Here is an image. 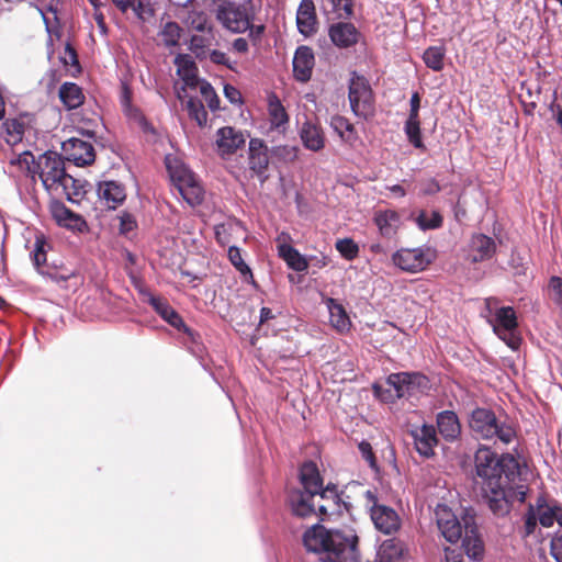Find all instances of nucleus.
Masks as SVG:
<instances>
[{
	"label": "nucleus",
	"instance_id": "nucleus-1",
	"mask_svg": "<svg viewBox=\"0 0 562 562\" xmlns=\"http://www.w3.org/2000/svg\"><path fill=\"white\" fill-rule=\"evenodd\" d=\"M473 462L474 481L494 515L504 517L513 501L525 502L528 486L521 483L519 463L512 454L498 456L491 448L480 446Z\"/></svg>",
	"mask_w": 562,
	"mask_h": 562
},
{
	"label": "nucleus",
	"instance_id": "nucleus-2",
	"mask_svg": "<svg viewBox=\"0 0 562 562\" xmlns=\"http://www.w3.org/2000/svg\"><path fill=\"white\" fill-rule=\"evenodd\" d=\"M307 551L325 553L327 561L322 562H359V538L352 529H326L321 524L308 528L303 536Z\"/></svg>",
	"mask_w": 562,
	"mask_h": 562
},
{
	"label": "nucleus",
	"instance_id": "nucleus-3",
	"mask_svg": "<svg viewBox=\"0 0 562 562\" xmlns=\"http://www.w3.org/2000/svg\"><path fill=\"white\" fill-rule=\"evenodd\" d=\"M435 517L439 531L450 543L462 540V549L467 557L473 561H481L484 557V542L477 531L475 516L465 512L461 520L445 504L435 508Z\"/></svg>",
	"mask_w": 562,
	"mask_h": 562
},
{
	"label": "nucleus",
	"instance_id": "nucleus-4",
	"mask_svg": "<svg viewBox=\"0 0 562 562\" xmlns=\"http://www.w3.org/2000/svg\"><path fill=\"white\" fill-rule=\"evenodd\" d=\"M469 427L481 439L510 443L516 432L510 425L499 423L493 411L483 407L474 408L469 416Z\"/></svg>",
	"mask_w": 562,
	"mask_h": 562
},
{
	"label": "nucleus",
	"instance_id": "nucleus-5",
	"mask_svg": "<svg viewBox=\"0 0 562 562\" xmlns=\"http://www.w3.org/2000/svg\"><path fill=\"white\" fill-rule=\"evenodd\" d=\"M215 16L221 25L234 34L248 31L255 18L252 0L235 2L232 0H213Z\"/></svg>",
	"mask_w": 562,
	"mask_h": 562
},
{
	"label": "nucleus",
	"instance_id": "nucleus-6",
	"mask_svg": "<svg viewBox=\"0 0 562 562\" xmlns=\"http://www.w3.org/2000/svg\"><path fill=\"white\" fill-rule=\"evenodd\" d=\"M36 173L40 175L43 186L47 190L63 188L69 201L70 193L67 191L70 187H76V180L65 170V164L60 155L55 151H46L38 157Z\"/></svg>",
	"mask_w": 562,
	"mask_h": 562
},
{
	"label": "nucleus",
	"instance_id": "nucleus-7",
	"mask_svg": "<svg viewBox=\"0 0 562 562\" xmlns=\"http://www.w3.org/2000/svg\"><path fill=\"white\" fill-rule=\"evenodd\" d=\"M166 167L180 195L191 206L202 203L204 190L194 173L177 157L167 156Z\"/></svg>",
	"mask_w": 562,
	"mask_h": 562
},
{
	"label": "nucleus",
	"instance_id": "nucleus-8",
	"mask_svg": "<svg viewBox=\"0 0 562 562\" xmlns=\"http://www.w3.org/2000/svg\"><path fill=\"white\" fill-rule=\"evenodd\" d=\"M386 383L393 387L394 395L390 394L389 396H384L381 393V387L373 385L375 395L381 397L383 401H389L393 397L401 398L406 395H412L417 391L426 390L428 387L429 380L418 372H400L390 374L386 379Z\"/></svg>",
	"mask_w": 562,
	"mask_h": 562
},
{
	"label": "nucleus",
	"instance_id": "nucleus-9",
	"mask_svg": "<svg viewBox=\"0 0 562 562\" xmlns=\"http://www.w3.org/2000/svg\"><path fill=\"white\" fill-rule=\"evenodd\" d=\"M349 103L358 117L367 119L373 114V95L368 80L352 72L349 81Z\"/></svg>",
	"mask_w": 562,
	"mask_h": 562
},
{
	"label": "nucleus",
	"instance_id": "nucleus-10",
	"mask_svg": "<svg viewBox=\"0 0 562 562\" xmlns=\"http://www.w3.org/2000/svg\"><path fill=\"white\" fill-rule=\"evenodd\" d=\"M493 331L502 339L512 350H517L520 346L521 338L517 331V317L513 307L503 306L495 312L494 319L491 321Z\"/></svg>",
	"mask_w": 562,
	"mask_h": 562
},
{
	"label": "nucleus",
	"instance_id": "nucleus-11",
	"mask_svg": "<svg viewBox=\"0 0 562 562\" xmlns=\"http://www.w3.org/2000/svg\"><path fill=\"white\" fill-rule=\"evenodd\" d=\"M434 258L429 247L402 248L393 254L392 261L401 270L416 273L425 270Z\"/></svg>",
	"mask_w": 562,
	"mask_h": 562
},
{
	"label": "nucleus",
	"instance_id": "nucleus-12",
	"mask_svg": "<svg viewBox=\"0 0 562 562\" xmlns=\"http://www.w3.org/2000/svg\"><path fill=\"white\" fill-rule=\"evenodd\" d=\"M142 295L144 296V301L148 303L165 322L177 329H182L193 339V331L186 326L182 317L166 299L155 295L149 291H142Z\"/></svg>",
	"mask_w": 562,
	"mask_h": 562
},
{
	"label": "nucleus",
	"instance_id": "nucleus-13",
	"mask_svg": "<svg viewBox=\"0 0 562 562\" xmlns=\"http://www.w3.org/2000/svg\"><path fill=\"white\" fill-rule=\"evenodd\" d=\"M120 105L130 124L139 127L144 133H155L143 111L132 103V90L126 81H121Z\"/></svg>",
	"mask_w": 562,
	"mask_h": 562
},
{
	"label": "nucleus",
	"instance_id": "nucleus-14",
	"mask_svg": "<svg viewBox=\"0 0 562 562\" xmlns=\"http://www.w3.org/2000/svg\"><path fill=\"white\" fill-rule=\"evenodd\" d=\"M63 151L68 160L82 167L94 161V148L91 143L77 137H71L61 144Z\"/></svg>",
	"mask_w": 562,
	"mask_h": 562
},
{
	"label": "nucleus",
	"instance_id": "nucleus-15",
	"mask_svg": "<svg viewBox=\"0 0 562 562\" xmlns=\"http://www.w3.org/2000/svg\"><path fill=\"white\" fill-rule=\"evenodd\" d=\"M248 166L249 169L258 177L261 183L268 179V147L262 139L251 138L249 140Z\"/></svg>",
	"mask_w": 562,
	"mask_h": 562
},
{
	"label": "nucleus",
	"instance_id": "nucleus-16",
	"mask_svg": "<svg viewBox=\"0 0 562 562\" xmlns=\"http://www.w3.org/2000/svg\"><path fill=\"white\" fill-rule=\"evenodd\" d=\"M50 213L58 226L69 229L71 232L83 233L88 229L86 220L61 202L52 204Z\"/></svg>",
	"mask_w": 562,
	"mask_h": 562
},
{
	"label": "nucleus",
	"instance_id": "nucleus-17",
	"mask_svg": "<svg viewBox=\"0 0 562 562\" xmlns=\"http://www.w3.org/2000/svg\"><path fill=\"white\" fill-rule=\"evenodd\" d=\"M496 251L495 240L485 234H474L468 245L467 258L473 263L491 259Z\"/></svg>",
	"mask_w": 562,
	"mask_h": 562
},
{
	"label": "nucleus",
	"instance_id": "nucleus-18",
	"mask_svg": "<svg viewBox=\"0 0 562 562\" xmlns=\"http://www.w3.org/2000/svg\"><path fill=\"white\" fill-rule=\"evenodd\" d=\"M371 519L375 528L385 535L397 531L401 526L397 513L385 505L374 504L371 507Z\"/></svg>",
	"mask_w": 562,
	"mask_h": 562
},
{
	"label": "nucleus",
	"instance_id": "nucleus-19",
	"mask_svg": "<svg viewBox=\"0 0 562 562\" xmlns=\"http://www.w3.org/2000/svg\"><path fill=\"white\" fill-rule=\"evenodd\" d=\"M216 135L217 150L222 157L235 154L246 143L244 134L231 126L220 128Z\"/></svg>",
	"mask_w": 562,
	"mask_h": 562
},
{
	"label": "nucleus",
	"instance_id": "nucleus-20",
	"mask_svg": "<svg viewBox=\"0 0 562 562\" xmlns=\"http://www.w3.org/2000/svg\"><path fill=\"white\" fill-rule=\"evenodd\" d=\"M328 35L338 48H349L358 43L360 33L352 23L337 22L330 25Z\"/></svg>",
	"mask_w": 562,
	"mask_h": 562
},
{
	"label": "nucleus",
	"instance_id": "nucleus-21",
	"mask_svg": "<svg viewBox=\"0 0 562 562\" xmlns=\"http://www.w3.org/2000/svg\"><path fill=\"white\" fill-rule=\"evenodd\" d=\"M414 445L417 452L426 458L434 456V448L437 446L438 439L436 429L432 425L424 424L411 430Z\"/></svg>",
	"mask_w": 562,
	"mask_h": 562
},
{
	"label": "nucleus",
	"instance_id": "nucleus-22",
	"mask_svg": "<svg viewBox=\"0 0 562 562\" xmlns=\"http://www.w3.org/2000/svg\"><path fill=\"white\" fill-rule=\"evenodd\" d=\"M315 64L314 53L311 47L299 46L293 57V74L296 80L306 82L312 77V70Z\"/></svg>",
	"mask_w": 562,
	"mask_h": 562
},
{
	"label": "nucleus",
	"instance_id": "nucleus-23",
	"mask_svg": "<svg viewBox=\"0 0 562 562\" xmlns=\"http://www.w3.org/2000/svg\"><path fill=\"white\" fill-rule=\"evenodd\" d=\"M97 193L100 201L110 210H115L126 198L124 187L113 180L99 182Z\"/></svg>",
	"mask_w": 562,
	"mask_h": 562
},
{
	"label": "nucleus",
	"instance_id": "nucleus-24",
	"mask_svg": "<svg viewBox=\"0 0 562 562\" xmlns=\"http://www.w3.org/2000/svg\"><path fill=\"white\" fill-rule=\"evenodd\" d=\"M296 26L304 36H311L317 30V19L313 0H302L296 11Z\"/></svg>",
	"mask_w": 562,
	"mask_h": 562
},
{
	"label": "nucleus",
	"instance_id": "nucleus-25",
	"mask_svg": "<svg viewBox=\"0 0 562 562\" xmlns=\"http://www.w3.org/2000/svg\"><path fill=\"white\" fill-rule=\"evenodd\" d=\"M437 428L442 438L453 442L461 436V424L453 411H442L436 417Z\"/></svg>",
	"mask_w": 562,
	"mask_h": 562
},
{
	"label": "nucleus",
	"instance_id": "nucleus-26",
	"mask_svg": "<svg viewBox=\"0 0 562 562\" xmlns=\"http://www.w3.org/2000/svg\"><path fill=\"white\" fill-rule=\"evenodd\" d=\"M315 494L305 491H293L290 494V505L294 515L307 517L318 512L315 504Z\"/></svg>",
	"mask_w": 562,
	"mask_h": 562
},
{
	"label": "nucleus",
	"instance_id": "nucleus-27",
	"mask_svg": "<svg viewBox=\"0 0 562 562\" xmlns=\"http://www.w3.org/2000/svg\"><path fill=\"white\" fill-rule=\"evenodd\" d=\"M373 223L376 225L383 237L394 236L402 222L401 216L395 210H379L374 213Z\"/></svg>",
	"mask_w": 562,
	"mask_h": 562
},
{
	"label": "nucleus",
	"instance_id": "nucleus-28",
	"mask_svg": "<svg viewBox=\"0 0 562 562\" xmlns=\"http://www.w3.org/2000/svg\"><path fill=\"white\" fill-rule=\"evenodd\" d=\"M178 99L188 112L191 120L195 121L199 126L206 125L207 112L204 109L202 101L195 97L189 95L184 88L177 92Z\"/></svg>",
	"mask_w": 562,
	"mask_h": 562
},
{
	"label": "nucleus",
	"instance_id": "nucleus-29",
	"mask_svg": "<svg viewBox=\"0 0 562 562\" xmlns=\"http://www.w3.org/2000/svg\"><path fill=\"white\" fill-rule=\"evenodd\" d=\"M175 64L177 66V74L183 81L182 88L184 90L187 88L194 89L203 80L198 77L195 63L189 55H178Z\"/></svg>",
	"mask_w": 562,
	"mask_h": 562
},
{
	"label": "nucleus",
	"instance_id": "nucleus-30",
	"mask_svg": "<svg viewBox=\"0 0 562 562\" xmlns=\"http://www.w3.org/2000/svg\"><path fill=\"white\" fill-rule=\"evenodd\" d=\"M300 138L304 147L311 151H319L325 146V137L322 128L311 121L302 124Z\"/></svg>",
	"mask_w": 562,
	"mask_h": 562
},
{
	"label": "nucleus",
	"instance_id": "nucleus-31",
	"mask_svg": "<svg viewBox=\"0 0 562 562\" xmlns=\"http://www.w3.org/2000/svg\"><path fill=\"white\" fill-rule=\"evenodd\" d=\"M407 552V547L402 540L391 538L380 544L378 562H397L398 560L406 559Z\"/></svg>",
	"mask_w": 562,
	"mask_h": 562
},
{
	"label": "nucleus",
	"instance_id": "nucleus-32",
	"mask_svg": "<svg viewBox=\"0 0 562 562\" xmlns=\"http://www.w3.org/2000/svg\"><path fill=\"white\" fill-rule=\"evenodd\" d=\"M533 507L538 516L539 524L542 527L550 528L554 522H557L559 514L557 508H561V504L557 501H547L546 497L539 496Z\"/></svg>",
	"mask_w": 562,
	"mask_h": 562
},
{
	"label": "nucleus",
	"instance_id": "nucleus-33",
	"mask_svg": "<svg viewBox=\"0 0 562 562\" xmlns=\"http://www.w3.org/2000/svg\"><path fill=\"white\" fill-rule=\"evenodd\" d=\"M300 481L305 492L317 495V492L322 491L323 480L317 465L312 461L305 462L301 467Z\"/></svg>",
	"mask_w": 562,
	"mask_h": 562
},
{
	"label": "nucleus",
	"instance_id": "nucleus-34",
	"mask_svg": "<svg viewBox=\"0 0 562 562\" xmlns=\"http://www.w3.org/2000/svg\"><path fill=\"white\" fill-rule=\"evenodd\" d=\"M323 503L317 504L318 514L326 516L335 512H339L340 496L335 485L328 484L326 487L322 486V491L317 495Z\"/></svg>",
	"mask_w": 562,
	"mask_h": 562
},
{
	"label": "nucleus",
	"instance_id": "nucleus-35",
	"mask_svg": "<svg viewBox=\"0 0 562 562\" xmlns=\"http://www.w3.org/2000/svg\"><path fill=\"white\" fill-rule=\"evenodd\" d=\"M278 255L286 262L289 268L296 272H304L308 268V259L289 244L279 246Z\"/></svg>",
	"mask_w": 562,
	"mask_h": 562
},
{
	"label": "nucleus",
	"instance_id": "nucleus-36",
	"mask_svg": "<svg viewBox=\"0 0 562 562\" xmlns=\"http://www.w3.org/2000/svg\"><path fill=\"white\" fill-rule=\"evenodd\" d=\"M268 112L272 128L285 131L289 123V115L277 95L269 97Z\"/></svg>",
	"mask_w": 562,
	"mask_h": 562
},
{
	"label": "nucleus",
	"instance_id": "nucleus-37",
	"mask_svg": "<svg viewBox=\"0 0 562 562\" xmlns=\"http://www.w3.org/2000/svg\"><path fill=\"white\" fill-rule=\"evenodd\" d=\"M327 307L329 311V321L333 327L340 333L349 330L351 322L344 306L337 303L334 299H328Z\"/></svg>",
	"mask_w": 562,
	"mask_h": 562
},
{
	"label": "nucleus",
	"instance_id": "nucleus-38",
	"mask_svg": "<svg viewBox=\"0 0 562 562\" xmlns=\"http://www.w3.org/2000/svg\"><path fill=\"white\" fill-rule=\"evenodd\" d=\"M59 99L68 110H72L82 104L83 94L76 83L65 82L59 88Z\"/></svg>",
	"mask_w": 562,
	"mask_h": 562
},
{
	"label": "nucleus",
	"instance_id": "nucleus-39",
	"mask_svg": "<svg viewBox=\"0 0 562 562\" xmlns=\"http://www.w3.org/2000/svg\"><path fill=\"white\" fill-rule=\"evenodd\" d=\"M36 166L37 161H35L34 155L29 150H24L10 158L9 172L13 175V169L18 168L21 172L34 177L36 173Z\"/></svg>",
	"mask_w": 562,
	"mask_h": 562
},
{
	"label": "nucleus",
	"instance_id": "nucleus-40",
	"mask_svg": "<svg viewBox=\"0 0 562 562\" xmlns=\"http://www.w3.org/2000/svg\"><path fill=\"white\" fill-rule=\"evenodd\" d=\"M40 273L56 283L60 288L68 289V282L77 279V273L74 269L67 267H47L46 270H40Z\"/></svg>",
	"mask_w": 562,
	"mask_h": 562
},
{
	"label": "nucleus",
	"instance_id": "nucleus-41",
	"mask_svg": "<svg viewBox=\"0 0 562 562\" xmlns=\"http://www.w3.org/2000/svg\"><path fill=\"white\" fill-rule=\"evenodd\" d=\"M2 128L8 145L15 146L22 142L25 133V124L22 119H7L2 123Z\"/></svg>",
	"mask_w": 562,
	"mask_h": 562
},
{
	"label": "nucleus",
	"instance_id": "nucleus-42",
	"mask_svg": "<svg viewBox=\"0 0 562 562\" xmlns=\"http://www.w3.org/2000/svg\"><path fill=\"white\" fill-rule=\"evenodd\" d=\"M323 11L331 19H348L352 14V0H324Z\"/></svg>",
	"mask_w": 562,
	"mask_h": 562
},
{
	"label": "nucleus",
	"instance_id": "nucleus-43",
	"mask_svg": "<svg viewBox=\"0 0 562 562\" xmlns=\"http://www.w3.org/2000/svg\"><path fill=\"white\" fill-rule=\"evenodd\" d=\"M446 48L443 46H429L423 54V60L428 68L440 71L445 66Z\"/></svg>",
	"mask_w": 562,
	"mask_h": 562
},
{
	"label": "nucleus",
	"instance_id": "nucleus-44",
	"mask_svg": "<svg viewBox=\"0 0 562 562\" xmlns=\"http://www.w3.org/2000/svg\"><path fill=\"white\" fill-rule=\"evenodd\" d=\"M415 223L422 231L436 229L442 225V216L438 211H420Z\"/></svg>",
	"mask_w": 562,
	"mask_h": 562
},
{
	"label": "nucleus",
	"instance_id": "nucleus-45",
	"mask_svg": "<svg viewBox=\"0 0 562 562\" xmlns=\"http://www.w3.org/2000/svg\"><path fill=\"white\" fill-rule=\"evenodd\" d=\"M330 126L342 140L348 143L353 140L355 127L347 119L339 115L333 116Z\"/></svg>",
	"mask_w": 562,
	"mask_h": 562
},
{
	"label": "nucleus",
	"instance_id": "nucleus-46",
	"mask_svg": "<svg viewBox=\"0 0 562 562\" xmlns=\"http://www.w3.org/2000/svg\"><path fill=\"white\" fill-rule=\"evenodd\" d=\"M404 132L408 142L418 149H425V145L422 139L420 122L414 120H406L404 125Z\"/></svg>",
	"mask_w": 562,
	"mask_h": 562
},
{
	"label": "nucleus",
	"instance_id": "nucleus-47",
	"mask_svg": "<svg viewBox=\"0 0 562 562\" xmlns=\"http://www.w3.org/2000/svg\"><path fill=\"white\" fill-rule=\"evenodd\" d=\"M194 89H199L211 111H216L220 108V99L210 82L203 79Z\"/></svg>",
	"mask_w": 562,
	"mask_h": 562
},
{
	"label": "nucleus",
	"instance_id": "nucleus-48",
	"mask_svg": "<svg viewBox=\"0 0 562 562\" xmlns=\"http://www.w3.org/2000/svg\"><path fill=\"white\" fill-rule=\"evenodd\" d=\"M335 247L347 260H353L359 254V247L351 238L338 239Z\"/></svg>",
	"mask_w": 562,
	"mask_h": 562
},
{
	"label": "nucleus",
	"instance_id": "nucleus-49",
	"mask_svg": "<svg viewBox=\"0 0 562 562\" xmlns=\"http://www.w3.org/2000/svg\"><path fill=\"white\" fill-rule=\"evenodd\" d=\"M180 27L176 22H168L164 26L160 36L164 44L168 47L176 46L180 38Z\"/></svg>",
	"mask_w": 562,
	"mask_h": 562
},
{
	"label": "nucleus",
	"instance_id": "nucleus-50",
	"mask_svg": "<svg viewBox=\"0 0 562 562\" xmlns=\"http://www.w3.org/2000/svg\"><path fill=\"white\" fill-rule=\"evenodd\" d=\"M228 258L232 265L244 276L249 274L251 277V270L248 265L243 260L240 250L236 246L228 248Z\"/></svg>",
	"mask_w": 562,
	"mask_h": 562
},
{
	"label": "nucleus",
	"instance_id": "nucleus-51",
	"mask_svg": "<svg viewBox=\"0 0 562 562\" xmlns=\"http://www.w3.org/2000/svg\"><path fill=\"white\" fill-rule=\"evenodd\" d=\"M187 23L191 29L199 32L210 29L209 19L204 12L192 11L187 19Z\"/></svg>",
	"mask_w": 562,
	"mask_h": 562
},
{
	"label": "nucleus",
	"instance_id": "nucleus-52",
	"mask_svg": "<svg viewBox=\"0 0 562 562\" xmlns=\"http://www.w3.org/2000/svg\"><path fill=\"white\" fill-rule=\"evenodd\" d=\"M539 520L532 504L528 506V510L525 514L524 521V536L528 537L532 535L537 528Z\"/></svg>",
	"mask_w": 562,
	"mask_h": 562
},
{
	"label": "nucleus",
	"instance_id": "nucleus-53",
	"mask_svg": "<svg viewBox=\"0 0 562 562\" xmlns=\"http://www.w3.org/2000/svg\"><path fill=\"white\" fill-rule=\"evenodd\" d=\"M273 155L283 161H293L297 157V147L290 145L277 146L273 148Z\"/></svg>",
	"mask_w": 562,
	"mask_h": 562
},
{
	"label": "nucleus",
	"instance_id": "nucleus-54",
	"mask_svg": "<svg viewBox=\"0 0 562 562\" xmlns=\"http://www.w3.org/2000/svg\"><path fill=\"white\" fill-rule=\"evenodd\" d=\"M206 46L207 41L201 35H193L190 40L189 48L198 58L206 56Z\"/></svg>",
	"mask_w": 562,
	"mask_h": 562
},
{
	"label": "nucleus",
	"instance_id": "nucleus-55",
	"mask_svg": "<svg viewBox=\"0 0 562 562\" xmlns=\"http://www.w3.org/2000/svg\"><path fill=\"white\" fill-rule=\"evenodd\" d=\"M32 258L38 272L40 270H46V268H42V265L46 261V254L44 250V243L40 239H36L35 241L34 249L32 251Z\"/></svg>",
	"mask_w": 562,
	"mask_h": 562
},
{
	"label": "nucleus",
	"instance_id": "nucleus-56",
	"mask_svg": "<svg viewBox=\"0 0 562 562\" xmlns=\"http://www.w3.org/2000/svg\"><path fill=\"white\" fill-rule=\"evenodd\" d=\"M549 289L553 293V301L557 305L562 307V279L559 277H551L549 281Z\"/></svg>",
	"mask_w": 562,
	"mask_h": 562
},
{
	"label": "nucleus",
	"instance_id": "nucleus-57",
	"mask_svg": "<svg viewBox=\"0 0 562 562\" xmlns=\"http://www.w3.org/2000/svg\"><path fill=\"white\" fill-rule=\"evenodd\" d=\"M120 218V232L122 234H128L136 228V221L134 216L127 212H122Z\"/></svg>",
	"mask_w": 562,
	"mask_h": 562
},
{
	"label": "nucleus",
	"instance_id": "nucleus-58",
	"mask_svg": "<svg viewBox=\"0 0 562 562\" xmlns=\"http://www.w3.org/2000/svg\"><path fill=\"white\" fill-rule=\"evenodd\" d=\"M210 59L212 60V63L226 66L228 69H234V66L236 64L235 61H231L226 53L217 49H213L210 52Z\"/></svg>",
	"mask_w": 562,
	"mask_h": 562
},
{
	"label": "nucleus",
	"instance_id": "nucleus-59",
	"mask_svg": "<svg viewBox=\"0 0 562 562\" xmlns=\"http://www.w3.org/2000/svg\"><path fill=\"white\" fill-rule=\"evenodd\" d=\"M550 550L555 562H562V533L557 532L551 539Z\"/></svg>",
	"mask_w": 562,
	"mask_h": 562
},
{
	"label": "nucleus",
	"instance_id": "nucleus-60",
	"mask_svg": "<svg viewBox=\"0 0 562 562\" xmlns=\"http://www.w3.org/2000/svg\"><path fill=\"white\" fill-rule=\"evenodd\" d=\"M409 114L407 120L419 121L418 112L420 108V97L417 92H414L409 101Z\"/></svg>",
	"mask_w": 562,
	"mask_h": 562
},
{
	"label": "nucleus",
	"instance_id": "nucleus-61",
	"mask_svg": "<svg viewBox=\"0 0 562 562\" xmlns=\"http://www.w3.org/2000/svg\"><path fill=\"white\" fill-rule=\"evenodd\" d=\"M440 190L441 187L439 182L434 178H430L423 182L422 194L424 195H434L440 192Z\"/></svg>",
	"mask_w": 562,
	"mask_h": 562
},
{
	"label": "nucleus",
	"instance_id": "nucleus-62",
	"mask_svg": "<svg viewBox=\"0 0 562 562\" xmlns=\"http://www.w3.org/2000/svg\"><path fill=\"white\" fill-rule=\"evenodd\" d=\"M224 94H225V98L232 104H238L241 102V94H240L239 90L232 85L224 86Z\"/></svg>",
	"mask_w": 562,
	"mask_h": 562
},
{
	"label": "nucleus",
	"instance_id": "nucleus-63",
	"mask_svg": "<svg viewBox=\"0 0 562 562\" xmlns=\"http://www.w3.org/2000/svg\"><path fill=\"white\" fill-rule=\"evenodd\" d=\"M358 447L363 459L368 461L370 465H374V454L371 445L367 441H361Z\"/></svg>",
	"mask_w": 562,
	"mask_h": 562
},
{
	"label": "nucleus",
	"instance_id": "nucleus-64",
	"mask_svg": "<svg viewBox=\"0 0 562 562\" xmlns=\"http://www.w3.org/2000/svg\"><path fill=\"white\" fill-rule=\"evenodd\" d=\"M135 13V15L140 20H146V14H151L153 11L147 5H145L140 0H134V5L131 7Z\"/></svg>",
	"mask_w": 562,
	"mask_h": 562
}]
</instances>
